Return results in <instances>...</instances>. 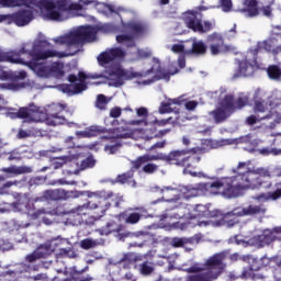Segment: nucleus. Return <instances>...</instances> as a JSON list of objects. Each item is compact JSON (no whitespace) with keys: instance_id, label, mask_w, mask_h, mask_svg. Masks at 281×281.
Segmentation results:
<instances>
[{"instance_id":"obj_39","label":"nucleus","mask_w":281,"mask_h":281,"mask_svg":"<svg viewBox=\"0 0 281 281\" xmlns=\"http://www.w3.org/2000/svg\"><path fill=\"white\" fill-rule=\"evenodd\" d=\"M151 131V135L148 136L146 135V139H161V137H165V135H168V133H170V128L167 130H160L157 132V127H153L150 128Z\"/></svg>"},{"instance_id":"obj_37","label":"nucleus","mask_w":281,"mask_h":281,"mask_svg":"<svg viewBox=\"0 0 281 281\" xmlns=\"http://www.w3.org/2000/svg\"><path fill=\"white\" fill-rule=\"evenodd\" d=\"M222 108H224L228 113H234V111H236V101H234V97L226 95Z\"/></svg>"},{"instance_id":"obj_31","label":"nucleus","mask_w":281,"mask_h":281,"mask_svg":"<svg viewBox=\"0 0 281 281\" xmlns=\"http://www.w3.org/2000/svg\"><path fill=\"white\" fill-rule=\"evenodd\" d=\"M32 0H0L2 8H19L20 5H30Z\"/></svg>"},{"instance_id":"obj_53","label":"nucleus","mask_w":281,"mask_h":281,"mask_svg":"<svg viewBox=\"0 0 281 281\" xmlns=\"http://www.w3.org/2000/svg\"><path fill=\"white\" fill-rule=\"evenodd\" d=\"M95 245H97V243L93 239L87 238V239L81 240L82 249H93V247H95Z\"/></svg>"},{"instance_id":"obj_22","label":"nucleus","mask_w":281,"mask_h":281,"mask_svg":"<svg viewBox=\"0 0 281 281\" xmlns=\"http://www.w3.org/2000/svg\"><path fill=\"white\" fill-rule=\"evenodd\" d=\"M25 213L31 218V221H38V218H41V216H45V214L49 215V211L45 209L36 210L34 202L32 201H27L25 203Z\"/></svg>"},{"instance_id":"obj_50","label":"nucleus","mask_w":281,"mask_h":281,"mask_svg":"<svg viewBox=\"0 0 281 281\" xmlns=\"http://www.w3.org/2000/svg\"><path fill=\"white\" fill-rule=\"evenodd\" d=\"M154 271H155V268H153L150 263H148L147 261L140 265V273L143 276H150V273H153Z\"/></svg>"},{"instance_id":"obj_55","label":"nucleus","mask_w":281,"mask_h":281,"mask_svg":"<svg viewBox=\"0 0 281 281\" xmlns=\"http://www.w3.org/2000/svg\"><path fill=\"white\" fill-rule=\"evenodd\" d=\"M259 262H260L261 269H262V267H269V269H271V267H272V257L271 258H269L267 256L261 257L259 259Z\"/></svg>"},{"instance_id":"obj_18","label":"nucleus","mask_w":281,"mask_h":281,"mask_svg":"<svg viewBox=\"0 0 281 281\" xmlns=\"http://www.w3.org/2000/svg\"><path fill=\"white\" fill-rule=\"evenodd\" d=\"M11 20L19 27H24V25H29L34 20V12L27 9L19 10L11 15Z\"/></svg>"},{"instance_id":"obj_19","label":"nucleus","mask_w":281,"mask_h":281,"mask_svg":"<svg viewBox=\"0 0 281 281\" xmlns=\"http://www.w3.org/2000/svg\"><path fill=\"white\" fill-rule=\"evenodd\" d=\"M140 157H144V155L138 156L135 160L131 161V166L133 170H137L139 172H144L145 175H155L157 170H159V166L155 162H150L153 160H147L144 164H142L139 167H136L137 161H139Z\"/></svg>"},{"instance_id":"obj_14","label":"nucleus","mask_w":281,"mask_h":281,"mask_svg":"<svg viewBox=\"0 0 281 281\" xmlns=\"http://www.w3.org/2000/svg\"><path fill=\"white\" fill-rule=\"evenodd\" d=\"M207 271L213 280H216L218 276L223 273V257L221 255H214L205 262Z\"/></svg>"},{"instance_id":"obj_58","label":"nucleus","mask_w":281,"mask_h":281,"mask_svg":"<svg viewBox=\"0 0 281 281\" xmlns=\"http://www.w3.org/2000/svg\"><path fill=\"white\" fill-rule=\"evenodd\" d=\"M171 52H173V54H183V52H186V46L183 44H173L171 46Z\"/></svg>"},{"instance_id":"obj_62","label":"nucleus","mask_w":281,"mask_h":281,"mask_svg":"<svg viewBox=\"0 0 281 281\" xmlns=\"http://www.w3.org/2000/svg\"><path fill=\"white\" fill-rule=\"evenodd\" d=\"M261 12H262L263 16H268V18L273 16V9H271V5L262 7Z\"/></svg>"},{"instance_id":"obj_11","label":"nucleus","mask_w":281,"mask_h":281,"mask_svg":"<svg viewBox=\"0 0 281 281\" xmlns=\"http://www.w3.org/2000/svg\"><path fill=\"white\" fill-rule=\"evenodd\" d=\"M106 72L109 76H115L117 80L114 83V87H122L124 85V80H133V78L139 77L138 72H131L128 70H124L122 66L115 64L108 68Z\"/></svg>"},{"instance_id":"obj_54","label":"nucleus","mask_w":281,"mask_h":281,"mask_svg":"<svg viewBox=\"0 0 281 281\" xmlns=\"http://www.w3.org/2000/svg\"><path fill=\"white\" fill-rule=\"evenodd\" d=\"M41 259H42L41 255L36 250H34L32 254L25 257L26 262H36V260H41Z\"/></svg>"},{"instance_id":"obj_35","label":"nucleus","mask_w":281,"mask_h":281,"mask_svg":"<svg viewBox=\"0 0 281 281\" xmlns=\"http://www.w3.org/2000/svg\"><path fill=\"white\" fill-rule=\"evenodd\" d=\"M232 216H238V209H234L232 212L224 216V222L227 227H234V225H238V220Z\"/></svg>"},{"instance_id":"obj_46","label":"nucleus","mask_w":281,"mask_h":281,"mask_svg":"<svg viewBox=\"0 0 281 281\" xmlns=\"http://www.w3.org/2000/svg\"><path fill=\"white\" fill-rule=\"evenodd\" d=\"M57 256L58 258H76V251L71 248H60Z\"/></svg>"},{"instance_id":"obj_27","label":"nucleus","mask_w":281,"mask_h":281,"mask_svg":"<svg viewBox=\"0 0 281 281\" xmlns=\"http://www.w3.org/2000/svg\"><path fill=\"white\" fill-rule=\"evenodd\" d=\"M122 217L127 225H137V223L142 221V213H137L133 211V209H128L127 211L122 213Z\"/></svg>"},{"instance_id":"obj_13","label":"nucleus","mask_w":281,"mask_h":281,"mask_svg":"<svg viewBox=\"0 0 281 281\" xmlns=\"http://www.w3.org/2000/svg\"><path fill=\"white\" fill-rule=\"evenodd\" d=\"M124 56H126V53L122 48L115 47L100 53L97 60L101 67H106V65L113 63V60H120V58H124Z\"/></svg>"},{"instance_id":"obj_4","label":"nucleus","mask_w":281,"mask_h":281,"mask_svg":"<svg viewBox=\"0 0 281 281\" xmlns=\"http://www.w3.org/2000/svg\"><path fill=\"white\" fill-rule=\"evenodd\" d=\"M121 203L122 196L115 195L113 192H108L105 196L93 193L90 195V200L83 204L86 211L90 210L93 214L89 217V221L86 222L87 225H93L94 221H100L112 204L114 207H120Z\"/></svg>"},{"instance_id":"obj_61","label":"nucleus","mask_w":281,"mask_h":281,"mask_svg":"<svg viewBox=\"0 0 281 281\" xmlns=\"http://www.w3.org/2000/svg\"><path fill=\"white\" fill-rule=\"evenodd\" d=\"M262 269V266L260 265V260L254 259L250 263V271H260Z\"/></svg>"},{"instance_id":"obj_6","label":"nucleus","mask_w":281,"mask_h":281,"mask_svg":"<svg viewBox=\"0 0 281 281\" xmlns=\"http://www.w3.org/2000/svg\"><path fill=\"white\" fill-rule=\"evenodd\" d=\"M40 8L46 10L47 18L50 21H63V14L60 12H74L82 10V5L76 2H69L67 0H40Z\"/></svg>"},{"instance_id":"obj_26","label":"nucleus","mask_w":281,"mask_h":281,"mask_svg":"<svg viewBox=\"0 0 281 281\" xmlns=\"http://www.w3.org/2000/svg\"><path fill=\"white\" fill-rule=\"evenodd\" d=\"M78 159H80L79 154L63 156L59 158H54L52 166H53L54 170H58V169L63 168L64 164H69L71 161H78Z\"/></svg>"},{"instance_id":"obj_56","label":"nucleus","mask_w":281,"mask_h":281,"mask_svg":"<svg viewBox=\"0 0 281 281\" xmlns=\"http://www.w3.org/2000/svg\"><path fill=\"white\" fill-rule=\"evenodd\" d=\"M86 89H87V82L79 81L74 86L75 93H82V91H86Z\"/></svg>"},{"instance_id":"obj_51","label":"nucleus","mask_w":281,"mask_h":281,"mask_svg":"<svg viewBox=\"0 0 281 281\" xmlns=\"http://www.w3.org/2000/svg\"><path fill=\"white\" fill-rule=\"evenodd\" d=\"M160 115H166V113H172V108L170 105V101L161 102L158 109Z\"/></svg>"},{"instance_id":"obj_1","label":"nucleus","mask_w":281,"mask_h":281,"mask_svg":"<svg viewBox=\"0 0 281 281\" xmlns=\"http://www.w3.org/2000/svg\"><path fill=\"white\" fill-rule=\"evenodd\" d=\"M235 176L225 177L210 184L211 190L222 194L225 199H236L243 194V190H258L271 188V172L265 168L250 170L247 162H239L233 169Z\"/></svg>"},{"instance_id":"obj_44","label":"nucleus","mask_w":281,"mask_h":281,"mask_svg":"<svg viewBox=\"0 0 281 281\" xmlns=\"http://www.w3.org/2000/svg\"><path fill=\"white\" fill-rule=\"evenodd\" d=\"M268 103L262 99L255 101L254 111L255 113H265L267 111Z\"/></svg>"},{"instance_id":"obj_48","label":"nucleus","mask_w":281,"mask_h":281,"mask_svg":"<svg viewBox=\"0 0 281 281\" xmlns=\"http://www.w3.org/2000/svg\"><path fill=\"white\" fill-rule=\"evenodd\" d=\"M249 104V97L241 95L238 97L235 101V109H244V106H247Z\"/></svg>"},{"instance_id":"obj_29","label":"nucleus","mask_w":281,"mask_h":281,"mask_svg":"<svg viewBox=\"0 0 281 281\" xmlns=\"http://www.w3.org/2000/svg\"><path fill=\"white\" fill-rule=\"evenodd\" d=\"M232 113H229L224 108H217L211 112L212 117L214 119L215 124H223L227 117H229Z\"/></svg>"},{"instance_id":"obj_9","label":"nucleus","mask_w":281,"mask_h":281,"mask_svg":"<svg viewBox=\"0 0 281 281\" xmlns=\"http://www.w3.org/2000/svg\"><path fill=\"white\" fill-rule=\"evenodd\" d=\"M65 109H67V105L65 104H52L45 117L47 126H60L63 124H67V119L63 115V111H65Z\"/></svg>"},{"instance_id":"obj_36","label":"nucleus","mask_w":281,"mask_h":281,"mask_svg":"<svg viewBox=\"0 0 281 281\" xmlns=\"http://www.w3.org/2000/svg\"><path fill=\"white\" fill-rule=\"evenodd\" d=\"M116 42L121 45H124V43H130L127 47H135V38L131 33L117 35Z\"/></svg>"},{"instance_id":"obj_49","label":"nucleus","mask_w":281,"mask_h":281,"mask_svg":"<svg viewBox=\"0 0 281 281\" xmlns=\"http://www.w3.org/2000/svg\"><path fill=\"white\" fill-rule=\"evenodd\" d=\"M201 27L202 30H200L198 34H207V32H212V30H214V23L204 21V23H201Z\"/></svg>"},{"instance_id":"obj_21","label":"nucleus","mask_w":281,"mask_h":281,"mask_svg":"<svg viewBox=\"0 0 281 281\" xmlns=\"http://www.w3.org/2000/svg\"><path fill=\"white\" fill-rule=\"evenodd\" d=\"M257 240L259 243V247H265L267 245H271V243H276V240H278L276 227H273L272 229H263L262 233L258 235Z\"/></svg>"},{"instance_id":"obj_8","label":"nucleus","mask_w":281,"mask_h":281,"mask_svg":"<svg viewBox=\"0 0 281 281\" xmlns=\"http://www.w3.org/2000/svg\"><path fill=\"white\" fill-rule=\"evenodd\" d=\"M49 216H66V225H82L85 223V220L82 216H87V209L85 204L79 205L70 211H63V207L57 206L53 210H49Z\"/></svg>"},{"instance_id":"obj_25","label":"nucleus","mask_w":281,"mask_h":281,"mask_svg":"<svg viewBox=\"0 0 281 281\" xmlns=\"http://www.w3.org/2000/svg\"><path fill=\"white\" fill-rule=\"evenodd\" d=\"M0 172H3V175L8 179H12V177H16V175H26V172H30V167L11 166V167L0 169Z\"/></svg>"},{"instance_id":"obj_3","label":"nucleus","mask_w":281,"mask_h":281,"mask_svg":"<svg viewBox=\"0 0 281 281\" xmlns=\"http://www.w3.org/2000/svg\"><path fill=\"white\" fill-rule=\"evenodd\" d=\"M146 161H166V164H169L170 166L183 168L184 175L196 177L194 170H196L201 157L196 155V148L176 149L171 150L168 155L164 153H158L156 155L145 154L136 161V168H139L142 164H146Z\"/></svg>"},{"instance_id":"obj_28","label":"nucleus","mask_w":281,"mask_h":281,"mask_svg":"<svg viewBox=\"0 0 281 281\" xmlns=\"http://www.w3.org/2000/svg\"><path fill=\"white\" fill-rule=\"evenodd\" d=\"M190 54H194V56H205L207 54V45H205L204 41L193 40Z\"/></svg>"},{"instance_id":"obj_16","label":"nucleus","mask_w":281,"mask_h":281,"mask_svg":"<svg viewBox=\"0 0 281 281\" xmlns=\"http://www.w3.org/2000/svg\"><path fill=\"white\" fill-rule=\"evenodd\" d=\"M205 271V268L199 266V263H195L187 269V273H196V274H190L187 277L186 281H212L214 280L212 274Z\"/></svg>"},{"instance_id":"obj_7","label":"nucleus","mask_w":281,"mask_h":281,"mask_svg":"<svg viewBox=\"0 0 281 281\" xmlns=\"http://www.w3.org/2000/svg\"><path fill=\"white\" fill-rule=\"evenodd\" d=\"M98 31L91 25L79 26L76 31L59 37L56 42L59 45H67V47H74V45H85V43H93Z\"/></svg>"},{"instance_id":"obj_57","label":"nucleus","mask_w":281,"mask_h":281,"mask_svg":"<svg viewBox=\"0 0 281 281\" xmlns=\"http://www.w3.org/2000/svg\"><path fill=\"white\" fill-rule=\"evenodd\" d=\"M171 244L172 247H183L186 245V238L173 237Z\"/></svg>"},{"instance_id":"obj_40","label":"nucleus","mask_w":281,"mask_h":281,"mask_svg":"<svg viewBox=\"0 0 281 281\" xmlns=\"http://www.w3.org/2000/svg\"><path fill=\"white\" fill-rule=\"evenodd\" d=\"M135 170L136 169H133V167H131V170H128L122 175H119L116 177V182L117 183H127V181H131V179H133V177L135 175Z\"/></svg>"},{"instance_id":"obj_63","label":"nucleus","mask_w":281,"mask_h":281,"mask_svg":"<svg viewBox=\"0 0 281 281\" xmlns=\"http://www.w3.org/2000/svg\"><path fill=\"white\" fill-rule=\"evenodd\" d=\"M261 155H281V149H268V148H262L261 149Z\"/></svg>"},{"instance_id":"obj_17","label":"nucleus","mask_w":281,"mask_h":281,"mask_svg":"<svg viewBox=\"0 0 281 281\" xmlns=\"http://www.w3.org/2000/svg\"><path fill=\"white\" fill-rule=\"evenodd\" d=\"M206 41L210 43V52L212 56H218L221 49L225 46L223 34L214 32L207 36Z\"/></svg>"},{"instance_id":"obj_12","label":"nucleus","mask_w":281,"mask_h":281,"mask_svg":"<svg viewBox=\"0 0 281 281\" xmlns=\"http://www.w3.org/2000/svg\"><path fill=\"white\" fill-rule=\"evenodd\" d=\"M182 21L188 30L199 33L202 30L203 13L199 11H187L182 15Z\"/></svg>"},{"instance_id":"obj_24","label":"nucleus","mask_w":281,"mask_h":281,"mask_svg":"<svg viewBox=\"0 0 281 281\" xmlns=\"http://www.w3.org/2000/svg\"><path fill=\"white\" fill-rule=\"evenodd\" d=\"M267 207H265V204L254 205L250 204L247 207L241 209L238 211V216H257L258 214H266Z\"/></svg>"},{"instance_id":"obj_10","label":"nucleus","mask_w":281,"mask_h":281,"mask_svg":"<svg viewBox=\"0 0 281 281\" xmlns=\"http://www.w3.org/2000/svg\"><path fill=\"white\" fill-rule=\"evenodd\" d=\"M237 70L234 74V78H251L260 66L258 65V59H238L237 60Z\"/></svg>"},{"instance_id":"obj_32","label":"nucleus","mask_w":281,"mask_h":281,"mask_svg":"<svg viewBox=\"0 0 281 281\" xmlns=\"http://www.w3.org/2000/svg\"><path fill=\"white\" fill-rule=\"evenodd\" d=\"M248 16H258V0H245Z\"/></svg>"},{"instance_id":"obj_20","label":"nucleus","mask_w":281,"mask_h":281,"mask_svg":"<svg viewBox=\"0 0 281 281\" xmlns=\"http://www.w3.org/2000/svg\"><path fill=\"white\" fill-rule=\"evenodd\" d=\"M147 74H155V76L149 81H144V85H151V82H157L159 80H166L167 82L170 81V76H175V74H170L166 68H162L160 66L151 67L149 70H147Z\"/></svg>"},{"instance_id":"obj_59","label":"nucleus","mask_w":281,"mask_h":281,"mask_svg":"<svg viewBox=\"0 0 281 281\" xmlns=\"http://www.w3.org/2000/svg\"><path fill=\"white\" fill-rule=\"evenodd\" d=\"M223 12H232V0L221 1Z\"/></svg>"},{"instance_id":"obj_47","label":"nucleus","mask_w":281,"mask_h":281,"mask_svg":"<svg viewBox=\"0 0 281 281\" xmlns=\"http://www.w3.org/2000/svg\"><path fill=\"white\" fill-rule=\"evenodd\" d=\"M16 186V181H7L3 186L0 187V196H5L10 194V188Z\"/></svg>"},{"instance_id":"obj_30","label":"nucleus","mask_w":281,"mask_h":281,"mask_svg":"<svg viewBox=\"0 0 281 281\" xmlns=\"http://www.w3.org/2000/svg\"><path fill=\"white\" fill-rule=\"evenodd\" d=\"M46 198L48 201H63L67 199V191L63 189L46 190Z\"/></svg>"},{"instance_id":"obj_15","label":"nucleus","mask_w":281,"mask_h":281,"mask_svg":"<svg viewBox=\"0 0 281 281\" xmlns=\"http://www.w3.org/2000/svg\"><path fill=\"white\" fill-rule=\"evenodd\" d=\"M136 238L135 241L130 244V247H138L139 249L144 247H153L155 243L154 235H119L120 240H124V238Z\"/></svg>"},{"instance_id":"obj_2","label":"nucleus","mask_w":281,"mask_h":281,"mask_svg":"<svg viewBox=\"0 0 281 281\" xmlns=\"http://www.w3.org/2000/svg\"><path fill=\"white\" fill-rule=\"evenodd\" d=\"M49 45L47 41H40L33 44L31 50L22 47L19 50L2 52V61L10 63L11 65H23L32 69V71H36L38 76H47L49 72L56 74L58 71V64L47 67L40 64L41 60H47V58H65L67 54L54 49H46Z\"/></svg>"},{"instance_id":"obj_60","label":"nucleus","mask_w":281,"mask_h":281,"mask_svg":"<svg viewBox=\"0 0 281 281\" xmlns=\"http://www.w3.org/2000/svg\"><path fill=\"white\" fill-rule=\"evenodd\" d=\"M122 115V108L114 106L110 110V117L117 119Z\"/></svg>"},{"instance_id":"obj_33","label":"nucleus","mask_w":281,"mask_h":281,"mask_svg":"<svg viewBox=\"0 0 281 281\" xmlns=\"http://www.w3.org/2000/svg\"><path fill=\"white\" fill-rule=\"evenodd\" d=\"M281 196V189H277L274 192H269L268 195L265 193H261L257 196H255L256 201H269L271 199L272 201H278Z\"/></svg>"},{"instance_id":"obj_23","label":"nucleus","mask_w":281,"mask_h":281,"mask_svg":"<svg viewBox=\"0 0 281 281\" xmlns=\"http://www.w3.org/2000/svg\"><path fill=\"white\" fill-rule=\"evenodd\" d=\"M139 260H142V257L139 255L135 252H127L123 255V257L119 261L120 270L121 271L122 269L128 270L131 269V267H133V265H135V262H139Z\"/></svg>"},{"instance_id":"obj_38","label":"nucleus","mask_w":281,"mask_h":281,"mask_svg":"<svg viewBox=\"0 0 281 281\" xmlns=\"http://www.w3.org/2000/svg\"><path fill=\"white\" fill-rule=\"evenodd\" d=\"M35 251H37V254L40 255V258H49V256H52V254L54 252V250L52 249V245H41Z\"/></svg>"},{"instance_id":"obj_5","label":"nucleus","mask_w":281,"mask_h":281,"mask_svg":"<svg viewBox=\"0 0 281 281\" xmlns=\"http://www.w3.org/2000/svg\"><path fill=\"white\" fill-rule=\"evenodd\" d=\"M105 10L110 12V14H115L121 19V27L123 32L126 34H131L133 38H142L148 34L149 26L144 20H130L124 22L122 19V12H126L124 7H115L113 4H106Z\"/></svg>"},{"instance_id":"obj_42","label":"nucleus","mask_w":281,"mask_h":281,"mask_svg":"<svg viewBox=\"0 0 281 281\" xmlns=\"http://www.w3.org/2000/svg\"><path fill=\"white\" fill-rule=\"evenodd\" d=\"M95 166V159L93 156H88L79 165V170H87V168H93Z\"/></svg>"},{"instance_id":"obj_41","label":"nucleus","mask_w":281,"mask_h":281,"mask_svg":"<svg viewBox=\"0 0 281 281\" xmlns=\"http://www.w3.org/2000/svg\"><path fill=\"white\" fill-rule=\"evenodd\" d=\"M109 104V99H106V95L99 94L97 97L94 106L99 109V111H106V105Z\"/></svg>"},{"instance_id":"obj_64","label":"nucleus","mask_w":281,"mask_h":281,"mask_svg":"<svg viewBox=\"0 0 281 281\" xmlns=\"http://www.w3.org/2000/svg\"><path fill=\"white\" fill-rule=\"evenodd\" d=\"M136 115L138 116V117H148V109H146V108H138L137 110H136Z\"/></svg>"},{"instance_id":"obj_45","label":"nucleus","mask_w":281,"mask_h":281,"mask_svg":"<svg viewBox=\"0 0 281 281\" xmlns=\"http://www.w3.org/2000/svg\"><path fill=\"white\" fill-rule=\"evenodd\" d=\"M16 117L20 120H32V110L29 108H20L16 113Z\"/></svg>"},{"instance_id":"obj_34","label":"nucleus","mask_w":281,"mask_h":281,"mask_svg":"<svg viewBox=\"0 0 281 281\" xmlns=\"http://www.w3.org/2000/svg\"><path fill=\"white\" fill-rule=\"evenodd\" d=\"M268 78L270 80H280L281 78V67L278 65H270L267 68Z\"/></svg>"},{"instance_id":"obj_52","label":"nucleus","mask_w":281,"mask_h":281,"mask_svg":"<svg viewBox=\"0 0 281 281\" xmlns=\"http://www.w3.org/2000/svg\"><path fill=\"white\" fill-rule=\"evenodd\" d=\"M78 78H79V82H87V81H85V80H87V78H92V80H98V78H100V75L94 74L91 76H87V74H85V71H79Z\"/></svg>"},{"instance_id":"obj_43","label":"nucleus","mask_w":281,"mask_h":281,"mask_svg":"<svg viewBox=\"0 0 281 281\" xmlns=\"http://www.w3.org/2000/svg\"><path fill=\"white\" fill-rule=\"evenodd\" d=\"M273 41H263L261 44H258L256 52H260V49H265L266 52H269L270 54H273Z\"/></svg>"}]
</instances>
